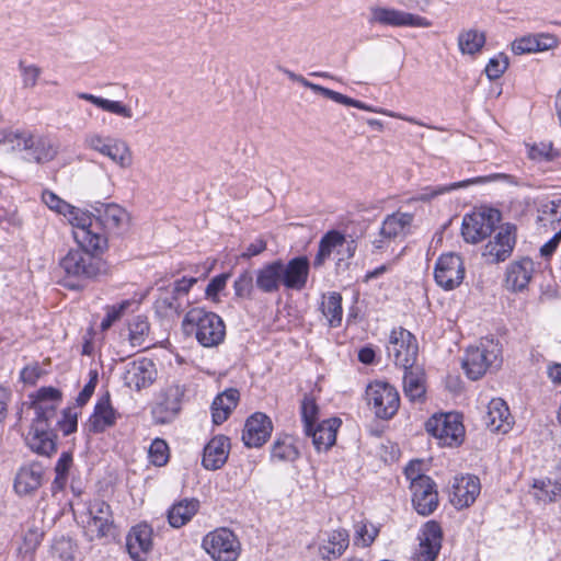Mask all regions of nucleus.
<instances>
[{
    "instance_id": "1",
    "label": "nucleus",
    "mask_w": 561,
    "mask_h": 561,
    "mask_svg": "<svg viewBox=\"0 0 561 561\" xmlns=\"http://www.w3.org/2000/svg\"><path fill=\"white\" fill-rule=\"evenodd\" d=\"M79 245L80 249L70 250L59 261L65 286L71 289L82 287L84 282L96 277L101 272V261L92 255V252L98 250H89Z\"/></svg>"
},
{
    "instance_id": "2",
    "label": "nucleus",
    "mask_w": 561,
    "mask_h": 561,
    "mask_svg": "<svg viewBox=\"0 0 561 561\" xmlns=\"http://www.w3.org/2000/svg\"><path fill=\"white\" fill-rule=\"evenodd\" d=\"M42 201L51 210H55L68 218L72 226V236L78 244H81L82 247L99 248L104 243V239L102 237L93 234V232L88 230L89 225H91V216L89 213L71 206L50 191L43 192Z\"/></svg>"
},
{
    "instance_id": "3",
    "label": "nucleus",
    "mask_w": 561,
    "mask_h": 561,
    "mask_svg": "<svg viewBox=\"0 0 561 561\" xmlns=\"http://www.w3.org/2000/svg\"><path fill=\"white\" fill-rule=\"evenodd\" d=\"M183 327L187 333H194L204 347L218 346L226 336L224 320L217 313L202 308L191 309L184 317Z\"/></svg>"
},
{
    "instance_id": "4",
    "label": "nucleus",
    "mask_w": 561,
    "mask_h": 561,
    "mask_svg": "<svg viewBox=\"0 0 561 561\" xmlns=\"http://www.w3.org/2000/svg\"><path fill=\"white\" fill-rule=\"evenodd\" d=\"M94 210V215L90 214L91 225H89L88 230L93 232V234L102 237L104 243L99 248H84L89 250H103L107 245L106 234H119L124 232L129 226L130 217L126 209L114 203L100 204Z\"/></svg>"
},
{
    "instance_id": "5",
    "label": "nucleus",
    "mask_w": 561,
    "mask_h": 561,
    "mask_svg": "<svg viewBox=\"0 0 561 561\" xmlns=\"http://www.w3.org/2000/svg\"><path fill=\"white\" fill-rule=\"evenodd\" d=\"M501 352L497 342L490 337H483L478 345L468 347L462 360V368L470 379L478 380L490 367L497 365Z\"/></svg>"
},
{
    "instance_id": "6",
    "label": "nucleus",
    "mask_w": 561,
    "mask_h": 561,
    "mask_svg": "<svg viewBox=\"0 0 561 561\" xmlns=\"http://www.w3.org/2000/svg\"><path fill=\"white\" fill-rule=\"evenodd\" d=\"M414 215L398 210L387 215L377 237L373 240L374 252L387 251L392 243L402 241L412 232Z\"/></svg>"
},
{
    "instance_id": "7",
    "label": "nucleus",
    "mask_w": 561,
    "mask_h": 561,
    "mask_svg": "<svg viewBox=\"0 0 561 561\" xmlns=\"http://www.w3.org/2000/svg\"><path fill=\"white\" fill-rule=\"evenodd\" d=\"M368 407L377 419L391 420L400 408V394L396 387L386 381H373L366 387Z\"/></svg>"
},
{
    "instance_id": "8",
    "label": "nucleus",
    "mask_w": 561,
    "mask_h": 561,
    "mask_svg": "<svg viewBox=\"0 0 561 561\" xmlns=\"http://www.w3.org/2000/svg\"><path fill=\"white\" fill-rule=\"evenodd\" d=\"M55 419V408L44 407L32 423L26 436L28 447L43 456H50L56 451V434L50 428V422Z\"/></svg>"
},
{
    "instance_id": "9",
    "label": "nucleus",
    "mask_w": 561,
    "mask_h": 561,
    "mask_svg": "<svg viewBox=\"0 0 561 561\" xmlns=\"http://www.w3.org/2000/svg\"><path fill=\"white\" fill-rule=\"evenodd\" d=\"M425 428L439 446L454 447L463 440L465 427L456 413L435 414L426 421Z\"/></svg>"
},
{
    "instance_id": "10",
    "label": "nucleus",
    "mask_w": 561,
    "mask_h": 561,
    "mask_svg": "<svg viewBox=\"0 0 561 561\" xmlns=\"http://www.w3.org/2000/svg\"><path fill=\"white\" fill-rule=\"evenodd\" d=\"M501 221V213L494 208H482L463 217L461 233L470 243H478L491 236Z\"/></svg>"
},
{
    "instance_id": "11",
    "label": "nucleus",
    "mask_w": 561,
    "mask_h": 561,
    "mask_svg": "<svg viewBox=\"0 0 561 561\" xmlns=\"http://www.w3.org/2000/svg\"><path fill=\"white\" fill-rule=\"evenodd\" d=\"M202 546L215 561H236L241 550L237 536L224 527L208 533Z\"/></svg>"
},
{
    "instance_id": "12",
    "label": "nucleus",
    "mask_w": 561,
    "mask_h": 561,
    "mask_svg": "<svg viewBox=\"0 0 561 561\" xmlns=\"http://www.w3.org/2000/svg\"><path fill=\"white\" fill-rule=\"evenodd\" d=\"M368 23L391 27H430L426 18L389 7H370Z\"/></svg>"
},
{
    "instance_id": "13",
    "label": "nucleus",
    "mask_w": 561,
    "mask_h": 561,
    "mask_svg": "<svg viewBox=\"0 0 561 561\" xmlns=\"http://www.w3.org/2000/svg\"><path fill=\"white\" fill-rule=\"evenodd\" d=\"M387 353L397 366L412 368L417 356L416 340L408 330L394 329L389 336Z\"/></svg>"
},
{
    "instance_id": "14",
    "label": "nucleus",
    "mask_w": 561,
    "mask_h": 561,
    "mask_svg": "<svg viewBox=\"0 0 561 561\" xmlns=\"http://www.w3.org/2000/svg\"><path fill=\"white\" fill-rule=\"evenodd\" d=\"M466 267L462 257L454 252L442 254L435 263L434 278L445 290L459 287L465 278Z\"/></svg>"
},
{
    "instance_id": "15",
    "label": "nucleus",
    "mask_w": 561,
    "mask_h": 561,
    "mask_svg": "<svg viewBox=\"0 0 561 561\" xmlns=\"http://www.w3.org/2000/svg\"><path fill=\"white\" fill-rule=\"evenodd\" d=\"M516 244V227L512 224L501 225L495 234L483 247L482 257L489 264L507 260Z\"/></svg>"
},
{
    "instance_id": "16",
    "label": "nucleus",
    "mask_w": 561,
    "mask_h": 561,
    "mask_svg": "<svg viewBox=\"0 0 561 561\" xmlns=\"http://www.w3.org/2000/svg\"><path fill=\"white\" fill-rule=\"evenodd\" d=\"M114 533V518L111 506L101 500L89 505L88 519L84 522V534L93 541L112 536Z\"/></svg>"
},
{
    "instance_id": "17",
    "label": "nucleus",
    "mask_w": 561,
    "mask_h": 561,
    "mask_svg": "<svg viewBox=\"0 0 561 561\" xmlns=\"http://www.w3.org/2000/svg\"><path fill=\"white\" fill-rule=\"evenodd\" d=\"M185 388L181 385H170L161 393L160 400L152 408V416L156 423L167 424L172 422L181 410Z\"/></svg>"
},
{
    "instance_id": "18",
    "label": "nucleus",
    "mask_w": 561,
    "mask_h": 561,
    "mask_svg": "<svg viewBox=\"0 0 561 561\" xmlns=\"http://www.w3.org/2000/svg\"><path fill=\"white\" fill-rule=\"evenodd\" d=\"M154 363L146 357L133 360L125 366L124 385L129 389L140 391L151 386L157 378Z\"/></svg>"
},
{
    "instance_id": "19",
    "label": "nucleus",
    "mask_w": 561,
    "mask_h": 561,
    "mask_svg": "<svg viewBox=\"0 0 561 561\" xmlns=\"http://www.w3.org/2000/svg\"><path fill=\"white\" fill-rule=\"evenodd\" d=\"M310 263L307 256L293 257L287 263L279 259L282 284L288 290H302L308 282Z\"/></svg>"
},
{
    "instance_id": "20",
    "label": "nucleus",
    "mask_w": 561,
    "mask_h": 561,
    "mask_svg": "<svg viewBox=\"0 0 561 561\" xmlns=\"http://www.w3.org/2000/svg\"><path fill=\"white\" fill-rule=\"evenodd\" d=\"M9 141L12 139H20L23 144V149L30 152V156L37 162L44 163L53 160L58 152V146L46 136L35 137L32 134H12L7 138Z\"/></svg>"
},
{
    "instance_id": "21",
    "label": "nucleus",
    "mask_w": 561,
    "mask_h": 561,
    "mask_svg": "<svg viewBox=\"0 0 561 561\" xmlns=\"http://www.w3.org/2000/svg\"><path fill=\"white\" fill-rule=\"evenodd\" d=\"M442 528L434 520L427 522L420 535V545L412 561H435L442 548Z\"/></svg>"
},
{
    "instance_id": "22",
    "label": "nucleus",
    "mask_w": 561,
    "mask_h": 561,
    "mask_svg": "<svg viewBox=\"0 0 561 561\" xmlns=\"http://www.w3.org/2000/svg\"><path fill=\"white\" fill-rule=\"evenodd\" d=\"M412 503L415 511L427 516L438 506V493L435 482L432 479H421L419 482L411 483Z\"/></svg>"
},
{
    "instance_id": "23",
    "label": "nucleus",
    "mask_w": 561,
    "mask_h": 561,
    "mask_svg": "<svg viewBox=\"0 0 561 561\" xmlns=\"http://www.w3.org/2000/svg\"><path fill=\"white\" fill-rule=\"evenodd\" d=\"M273 431L271 419L261 412L252 414L245 422L242 440L248 447H261Z\"/></svg>"
},
{
    "instance_id": "24",
    "label": "nucleus",
    "mask_w": 561,
    "mask_h": 561,
    "mask_svg": "<svg viewBox=\"0 0 561 561\" xmlns=\"http://www.w3.org/2000/svg\"><path fill=\"white\" fill-rule=\"evenodd\" d=\"M480 481L474 476L455 478L450 502L456 508L471 505L480 493Z\"/></svg>"
},
{
    "instance_id": "25",
    "label": "nucleus",
    "mask_w": 561,
    "mask_h": 561,
    "mask_svg": "<svg viewBox=\"0 0 561 561\" xmlns=\"http://www.w3.org/2000/svg\"><path fill=\"white\" fill-rule=\"evenodd\" d=\"M152 530L148 525H137L126 537V548L135 561H145L152 548Z\"/></svg>"
},
{
    "instance_id": "26",
    "label": "nucleus",
    "mask_w": 561,
    "mask_h": 561,
    "mask_svg": "<svg viewBox=\"0 0 561 561\" xmlns=\"http://www.w3.org/2000/svg\"><path fill=\"white\" fill-rule=\"evenodd\" d=\"M121 414L112 407L110 396L100 398L94 407V411L89 419V431L93 433H103L116 424Z\"/></svg>"
},
{
    "instance_id": "27",
    "label": "nucleus",
    "mask_w": 561,
    "mask_h": 561,
    "mask_svg": "<svg viewBox=\"0 0 561 561\" xmlns=\"http://www.w3.org/2000/svg\"><path fill=\"white\" fill-rule=\"evenodd\" d=\"M483 422L491 432L506 433L513 423L506 402L501 398L492 399L488 404Z\"/></svg>"
},
{
    "instance_id": "28",
    "label": "nucleus",
    "mask_w": 561,
    "mask_h": 561,
    "mask_svg": "<svg viewBox=\"0 0 561 561\" xmlns=\"http://www.w3.org/2000/svg\"><path fill=\"white\" fill-rule=\"evenodd\" d=\"M341 423L340 419L331 417L313 425L312 430L305 433L312 438L317 451H327L335 444L336 432Z\"/></svg>"
},
{
    "instance_id": "29",
    "label": "nucleus",
    "mask_w": 561,
    "mask_h": 561,
    "mask_svg": "<svg viewBox=\"0 0 561 561\" xmlns=\"http://www.w3.org/2000/svg\"><path fill=\"white\" fill-rule=\"evenodd\" d=\"M44 468L32 462L20 468L14 480V490L20 495H28L36 491L43 482Z\"/></svg>"
},
{
    "instance_id": "30",
    "label": "nucleus",
    "mask_w": 561,
    "mask_h": 561,
    "mask_svg": "<svg viewBox=\"0 0 561 561\" xmlns=\"http://www.w3.org/2000/svg\"><path fill=\"white\" fill-rule=\"evenodd\" d=\"M534 272V263L530 259L515 261L507 266L505 284L513 291H519L527 287Z\"/></svg>"
},
{
    "instance_id": "31",
    "label": "nucleus",
    "mask_w": 561,
    "mask_h": 561,
    "mask_svg": "<svg viewBox=\"0 0 561 561\" xmlns=\"http://www.w3.org/2000/svg\"><path fill=\"white\" fill-rule=\"evenodd\" d=\"M229 439L225 436H216L204 448L203 466L208 470L221 468L229 455Z\"/></svg>"
},
{
    "instance_id": "32",
    "label": "nucleus",
    "mask_w": 561,
    "mask_h": 561,
    "mask_svg": "<svg viewBox=\"0 0 561 561\" xmlns=\"http://www.w3.org/2000/svg\"><path fill=\"white\" fill-rule=\"evenodd\" d=\"M283 286L279 259L262 265L255 271V288L263 294H274Z\"/></svg>"
},
{
    "instance_id": "33",
    "label": "nucleus",
    "mask_w": 561,
    "mask_h": 561,
    "mask_svg": "<svg viewBox=\"0 0 561 561\" xmlns=\"http://www.w3.org/2000/svg\"><path fill=\"white\" fill-rule=\"evenodd\" d=\"M239 391L230 388L219 393L213 401V422L217 425L224 423L236 409L239 401Z\"/></svg>"
},
{
    "instance_id": "34",
    "label": "nucleus",
    "mask_w": 561,
    "mask_h": 561,
    "mask_svg": "<svg viewBox=\"0 0 561 561\" xmlns=\"http://www.w3.org/2000/svg\"><path fill=\"white\" fill-rule=\"evenodd\" d=\"M199 503L194 499H184L173 504L168 511L169 524L174 528H180L188 523L197 513Z\"/></svg>"
},
{
    "instance_id": "35",
    "label": "nucleus",
    "mask_w": 561,
    "mask_h": 561,
    "mask_svg": "<svg viewBox=\"0 0 561 561\" xmlns=\"http://www.w3.org/2000/svg\"><path fill=\"white\" fill-rule=\"evenodd\" d=\"M348 534L344 529L333 530L328 535V539L319 547V553L323 559H336L348 547Z\"/></svg>"
},
{
    "instance_id": "36",
    "label": "nucleus",
    "mask_w": 561,
    "mask_h": 561,
    "mask_svg": "<svg viewBox=\"0 0 561 561\" xmlns=\"http://www.w3.org/2000/svg\"><path fill=\"white\" fill-rule=\"evenodd\" d=\"M102 156L107 157L122 169H128L133 164V152L128 144L121 138L113 137Z\"/></svg>"
},
{
    "instance_id": "37",
    "label": "nucleus",
    "mask_w": 561,
    "mask_h": 561,
    "mask_svg": "<svg viewBox=\"0 0 561 561\" xmlns=\"http://www.w3.org/2000/svg\"><path fill=\"white\" fill-rule=\"evenodd\" d=\"M76 96L80 100L92 103L105 112L123 116L125 118L133 117L131 108L119 101H112L87 92H77Z\"/></svg>"
},
{
    "instance_id": "38",
    "label": "nucleus",
    "mask_w": 561,
    "mask_h": 561,
    "mask_svg": "<svg viewBox=\"0 0 561 561\" xmlns=\"http://www.w3.org/2000/svg\"><path fill=\"white\" fill-rule=\"evenodd\" d=\"M483 181H484L483 178H476V179H469V180L455 182V183L447 184V185L426 186V187L422 188V191L416 196L413 197V201L431 202L432 199L436 198L439 195L449 193V192L458 190V188L467 187L470 184L480 183Z\"/></svg>"
},
{
    "instance_id": "39",
    "label": "nucleus",
    "mask_w": 561,
    "mask_h": 561,
    "mask_svg": "<svg viewBox=\"0 0 561 561\" xmlns=\"http://www.w3.org/2000/svg\"><path fill=\"white\" fill-rule=\"evenodd\" d=\"M321 311L330 327L335 328L342 321V296L339 293L332 291L322 296Z\"/></svg>"
},
{
    "instance_id": "40",
    "label": "nucleus",
    "mask_w": 561,
    "mask_h": 561,
    "mask_svg": "<svg viewBox=\"0 0 561 561\" xmlns=\"http://www.w3.org/2000/svg\"><path fill=\"white\" fill-rule=\"evenodd\" d=\"M403 391L411 402H423L426 390L422 374L404 369Z\"/></svg>"
},
{
    "instance_id": "41",
    "label": "nucleus",
    "mask_w": 561,
    "mask_h": 561,
    "mask_svg": "<svg viewBox=\"0 0 561 561\" xmlns=\"http://www.w3.org/2000/svg\"><path fill=\"white\" fill-rule=\"evenodd\" d=\"M345 245V238L339 231H329L319 243V251L314 257V266L323 265L324 261L330 257L333 251Z\"/></svg>"
},
{
    "instance_id": "42",
    "label": "nucleus",
    "mask_w": 561,
    "mask_h": 561,
    "mask_svg": "<svg viewBox=\"0 0 561 561\" xmlns=\"http://www.w3.org/2000/svg\"><path fill=\"white\" fill-rule=\"evenodd\" d=\"M299 451L295 446L294 438L283 435L275 439L271 448L272 461H294L298 458Z\"/></svg>"
},
{
    "instance_id": "43",
    "label": "nucleus",
    "mask_w": 561,
    "mask_h": 561,
    "mask_svg": "<svg viewBox=\"0 0 561 561\" xmlns=\"http://www.w3.org/2000/svg\"><path fill=\"white\" fill-rule=\"evenodd\" d=\"M538 221L561 231V198L542 203L538 209Z\"/></svg>"
},
{
    "instance_id": "44",
    "label": "nucleus",
    "mask_w": 561,
    "mask_h": 561,
    "mask_svg": "<svg viewBox=\"0 0 561 561\" xmlns=\"http://www.w3.org/2000/svg\"><path fill=\"white\" fill-rule=\"evenodd\" d=\"M150 325L145 316H136L128 323V341L133 347L147 348Z\"/></svg>"
},
{
    "instance_id": "45",
    "label": "nucleus",
    "mask_w": 561,
    "mask_h": 561,
    "mask_svg": "<svg viewBox=\"0 0 561 561\" xmlns=\"http://www.w3.org/2000/svg\"><path fill=\"white\" fill-rule=\"evenodd\" d=\"M485 44V35L477 30H466L459 33L458 47L462 54L474 55Z\"/></svg>"
},
{
    "instance_id": "46",
    "label": "nucleus",
    "mask_w": 561,
    "mask_h": 561,
    "mask_svg": "<svg viewBox=\"0 0 561 561\" xmlns=\"http://www.w3.org/2000/svg\"><path fill=\"white\" fill-rule=\"evenodd\" d=\"M533 490L535 497L545 503L557 501L561 496V483L550 478L535 480Z\"/></svg>"
},
{
    "instance_id": "47",
    "label": "nucleus",
    "mask_w": 561,
    "mask_h": 561,
    "mask_svg": "<svg viewBox=\"0 0 561 561\" xmlns=\"http://www.w3.org/2000/svg\"><path fill=\"white\" fill-rule=\"evenodd\" d=\"M154 308L157 313L167 318L179 316L182 311V305L179 301V297L170 289H165L159 295L156 300Z\"/></svg>"
},
{
    "instance_id": "48",
    "label": "nucleus",
    "mask_w": 561,
    "mask_h": 561,
    "mask_svg": "<svg viewBox=\"0 0 561 561\" xmlns=\"http://www.w3.org/2000/svg\"><path fill=\"white\" fill-rule=\"evenodd\" d=\"M354 528V545L364 548L369 547L374 542L379 533V529L375 525L364 520L357 522Z\"/></svg>"
},
{
    "instance_id": "49",
    "label": "nucleus",
    "mask_w": 561,
    "mask_h": 561,
    "mask_svg": "<svg viewBox=\"0 0 561 561\" xmlns=\"http://www.w3.org/2000/svg\"><path fill=\"white\" fill-rule=\"evenodd\" d=\"M61 400V392L53 387H43L37 391L35 402V413L39 416V412L44 407H54L55 410Z\"/></svg>"
},
{
    "instance_id": "50",
    "label": "nucleus",
    "mask_w": 561,
    "mask_h": 561,
    "mask_svg": "<svg viewBox=\"0 0 561 561\" xmlns=\"http://www.w3.org/2000/svg\"><path fill=\"white\" fill-rule=\"evenodd\" d=\"M255 287V276L250 271H243L233 282L234 295L238 298L251 299Z\"/></svg>"
},
{
    "instance_id": "51",
    "label": "nucleus",
    "mask_w": 561,
    "mask_h": 561,
    "mask_svg": "<svg viewBox=\"0 0 561 561\" xmlns=\"http://www.w3.org/2000/svg\"><path fill=\"white\" fill-rule=\"evenodd\" d=\"M72 463L73 458L71 453L65 451L60 455L55 466L56 477L53 483L55 488L60 490L67 484L69 470L72 467Z\"/></svg>"
},
{
    "instance_id": "52",
    "label": "nucleus",
    "mask_w": 561,
    "mask_h": 561,
    "mask_svg": "<svg viewBox=\"0 0 561 561\" xmlns=\"http://www.w3.org/2000/svg\"><path fill=\"white\" fill-rule=\"evenodd\" d=\"M318 413L319 409L316 401L311 397H305L301 402V420L305 432H309L313 425L318 424Z\"/></svg>"
},
{
    "instance_id": "53",
    "label": "nucleus",
    "mask_w": 561,
    "mask_h": 561,
    "mask_svg": "<svg viewBox=\"0 0 561 561\" xmlns=\"http://www.w3.org/2000/svg\"><path fill=\"white\" fill-rule=\"evenodd\" d=\"M149 459L154 466H164L169 460V446L163 439L156 438L149 447Z\"/></svg>"
},
{
    "instance_id": "54",
    "label": "nucleus",
    "mask_w": 561,
    "mask_h": 561,
    "mask_svg": "<svg viewBox=\"0 0 561 561\" xmlns=\"http://www.w3.org/2000/svg\"><path fill=\"white\" fill-rule=\"evenodd\" d=\"M130 305V300H124L117 305L108 306L106 308V314L101 321L102 331H106L114 322L119 320Z\"/></svg>"
},
{
    "instance_id": "55",
    "label": "nucleus",
    "mask_w": 561,
    "mask_h": 561,
    "mask_svg": "<svg viewBox=\"0 0 561 561\" xmlns=\"http://www.w3.org/2000/svg\"><path fill=\"white\" fill-rule=\"evenodd\" d=\"M507 67V57L504 54H499L489 60L484 71L490 80H496L505 72Z\"/></svg>"
},
{
    "instance_id": "56",
    "label": "nucleus",
    "mask_w": 561,
    "mask_h": 561,
    "mask_svg": "<svg viewBox=\"0 0 561 561\" xmlns=\"http://www.w3.org/2000/svg\"><path fill=\"white\" fill-rule=\"evenodd\" d=\"M53 554L62 561H72L75 559V549L72 541L65 537L56 539L51 545Z\"/></svg>"
},
{
    "instance_id": "57",
    "label": "nucleus",
    "mask_w": 561,
    "mask_h": 561,
    "mask_svg": "<svg viewBox=\"0 0 561 561\" xmlns=\"http://www.w3.org/2000/svg\"><path fill=\"white\" fill-rule=\"evenodd\" d=\"M57 425L65 436L75 433L78 426V412L76 409L68 408L64 410L61 419L57 421Z\"/></svg>"
},
{
    "instance_id": "58",
    "label": "nucleus",
    "mask_w": 561,
    "mask_h": 561,
    "mask_svg": "<svg viewBox=\"0 0 561 561\" xmlns=\"http://www.w3.org/2000/svg\"><path fill=\"white\" fill-rule=\"evenodd\" d=\"M529 157L538 161H552L559 157V152L552 148L550 142H540L529 149Z\"/></svg>"
},
{
    "instance_id": "59",
    "label": "nucleus",
    "mask_w": 561,
    "mask_h": 561,
    "mask_svg": "<svg viewBox=\"0 0 561 561\" xmlns=\"http://www.w3.org/2000/svg\"><path fill=\"white\" fill-rule=\"evenodd\" d=\"M19 68L22 76L23 87L30 89L34 88L37 84L42 69L35 65H25L23 61H20Z\"/></svg>"
},
{
    "instance_id": "60",
    "label": "nucleus",
    "mask_w": 561,
    "mask_h": 561,
    "mask_svg": "<svg viewBox=\"0 0 561 561\" xmlns=\"http://www.w3.org/2000/svg\"><path fill=\"white\" fill-rule=\"evenodd\" d=\"M512 51L515 55L537 53L535 34H529L515 39L512 43Z\"/></svg>"
},
{
    "instance_id": "61",
    "label": "nucleus",
    "mask_w": 561,
    "mask_h": 561,
    "mask_svg": "<svg viewBox=\"0 0 561 561\" xmlns=\"http://www.w3.org/2000/svg\"><path fill=\"white\" fill-rule=\"evenodd\" d=\"M229 277V273H222L220 275L215 276L206 287V296L213 300H217L219 293H221L226 288Z\"/></svg>"
},
{
    "instance_id": "62",
    "label": "nucleus",
    "mask_w": 561,
    "mask_h": 561,
    "mask_svg": "<svg viewBox=\"0 0 561 561\" xmlns=\"http://www.w3.org/2000/svg\"><path fill=\"white\" fill-rule=\"evenodd\" d=\"M112 138L110 136H102L99 133H89L84 137V145L102 154Z\"/></svg>"
},
{
    "instance_id": "63",
    "label": "nucleus",
    "mask_w": 561,
    "mask_h": 561,
    "mask_svg": "<svg viewBox=\"0 0 561 561\" xmlns=\"http://www.w3.org/2000/svg\"><path fill=\"white\" fill-rule=\"evenodd\" d=\"M330 100L336 102V103H340V104H343V105H346V106H354V107H357L359 110H363V111H368V112H376L373 107H370L369 105L358 101V100H354V99H351L340 92H336V91H332L331 93V96H330Z\"/></svg>"
},
{
    "instance_id": "64",
    "label": "nucleus",
    "mask_w": 561,
    "mask_h": 561,
    "mask_svg": "<svg viewBox=\"0 0 561 561\" xmlns=\"http://www.w3.org/2000/svg\"><path fill=\"white\" fill-rule=\"evenodd\" d=\"M536 37V50L546 51L553 49L558 46V38L548 33H539L535 34Z\"/></svg>"
}]
</instances>
